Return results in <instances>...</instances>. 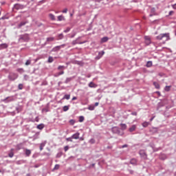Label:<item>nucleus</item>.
<instances>
[{
  "mask_svg": "<svg viewBox=\"0 0 176 176\" xmlns=\"http://www.w3.org/2000/svg\"><path fill=\"white\" fill-rule=\"evenodd\" d=\"M8 47H9V45H8L7 43L0 44V50H2L3 49H8Z\"/></svg>",
  "mask_w": 176,
  "mask_h": 176,
  "instance_id": "nucleus-7",
  "label": "nucleus"
},
{
  "mask_svg": "<svg viewBox=\"0 0 176 176\" xmlns=\"http://www.w3.org/2000/svg\"><path fill=\"white\" fill-rule=\"evenodd\" d=\"M96 1V2H101V1H102V0H95Z\"/></svg>",
  "mask_w": 176,
  "mask_h": 176,
  "instance_id": "nucleus-54",
  "label": "nucleus"
},
{
  "mask_svg": "<svg viewBox=\"0 0 176 176\" xmlns=\"http://www.w3.org/2000/svg\"><path fill=\"white\" fill-rule=\"evenodd\" d=\"M68 12V9L65 8L62 11V13H67Z\"/></svg>",
  "mask_w": 176,
  "mask_h": 176,
  "instance_id": "nucleus-46",
  "label": "nucleus"
},
{
  "mask_svg": "<svg viewBox=\"0 0 176 176\" xmlns=\"http://www.w3.org/2000/svg\"><path fill=\"white\" fill-rule=\"evenodd\" d=\"M72 137H71V138H67V139H66V141H69L70 142H72Z\"/></svg>",
  "mask_w": 176,
  "mask_h": 176,
  "instance_id": "nucleus-39",
  "label": "nucleus"
},
{
  "mask_svg": "<svg viewBox=\"0 0 176 176\" xmlns=\"http://www.w3.org/2000/svg\"><path fill=\"white\" fill-rule=\"evenodd\" d=\"M104 54H105V52L104 51H102V52H99V56H100V57H102Z\"/></svg>",
  "mask_w": 176,
  "mask_h": 176,
  "instance_id": "nucleus-37",
  "label": "nucleus"
},
{
  "mask_svg": "<svg viewBox=\"0 0 176 176\" xmlns=\"http://www.w3.org/2000/svg\"><path fill=\"white\" fill-rule=\"evenodd\" d=\"M63 38H64V35H63V34H60L58 35V38L59 39H63Z\"/></svg>",
  "mask_w": 176,
  "mask_h": 176,
  "instance_id": "nucleus-41",
  "label": "nucleus"
},
{
  "mask_svg": "<svg viewBox=\"0 0 176 176\" xmlns=\"http://www.w3.org/2000/svg\"><path fill=\"white\" fill-rule=\"evenodd\" d=\"M132 115H133L134 116H137V112L132 113Z\"/></svg>",
  "mask_w": 176,
  "mask_h": 176,
  "instance_id": "nucleus-51",
  "label": "nucleus"
},
{
  "mask_svg": "<svg viewBox=\"0 0 176 176\" xmlns=\"http://www.w3.org/2000/svg\"><path fill=\"white\" fill-rule=\"evenodd\" d=\"M130 163H131V164H137V160L132 159V160H131Z\"/></svg>",
  "mask_w": 176,
  "mask_h": 176,
  "instance_id": "nucleus-24",
  "label": "nucleus"
},
{
  "mask_svg": "<svg viewBox=\"0 0 176 176\" xmlns=\"http://www.w3.org/2000/svg\"><path fill=\"white\" fill-rule=\"evenodd\" d=\"M105 42H108V37H103L101 39V43H104Z\"/></svg>",
  "mask_w": 176,
  "mask_h": 176,
  "instance_id": "nucleus-17",
  "label": "nucleus"
},
{
  "mask_svg": "<svg viewBox=\"0 0 176 176\" xmlns=\"http://www.w3.org/2000/svg\"><path fill=\"white\" fill-rule=\"evenodd\" d=\"M64 68H65V67H64V66H58V69H64Z\"/></svg>",
  "mask_w": 176,
  "mask_h": 176,
  "instance_id": "nucleus-43",
  "label": "nucleus"
},
{
  "mask_svg": "<svg viewBox=\"0 0 176 176\" xmlns=\"http://www.w3.org/2000/svg\"><path fill=\"white\" fill-rule=\"evenodd\" d=\"M146 67H152V61H148L146 63Z\"/></svg>",
  "mask_w": 176,
  "mask_h": 176,
  "instance_id": "nucleus-28",
  "label": "nucleus"
},
{
  "mask_svg": "<svg viewBox=\"0 0 176 176\" xmlns=\"http://www.w3.org/2000/svg\"><path fill=\"white\" fill-rule=\"evenodd\" d=\"M44 146H45V143H41L40 145V151H43Z\"/></svg>",
  "mask_w": 176,
  "mask_h": 176,
  "instance_id": "nucleus-31",
  "label": "nucleus"
},
{
  "mask_svg": "<svg viewBox=\"0 0 176 176\" xmlns=\"http://www.w3.org/2000/svg\"><path fill=\"white\" fill-rule=\"evenodd\" d=\"M153 119H155V116L150 119V122H152V120H153Z\"/></svg>",
  "mask_w": 176,
  "mask_h": 176,
  "instance_id": "nucleus-53",
  "label": "nucleus"
},
{
  "mask_svg": "<svg viewBox=\"0 0 176 176\" xmlns=\"http://www.w3.org/2000/svg\"><path fill=\"white\" fill-rule=\"evenodd\" d=\"M142 126H143V127H148L149 126V122H144L142 124Z\"/></svg>",
  "mask_w": 176,
  "mask_h": 176,
  "instance_id": "nucleus-21",
  "label": "nucleus"
},
{
  "mask_svg": "<svg viewBox=\"0 0 176 176\" xmlns=\"http://www.w3.org/2000/svg\"><path fill=\"white\" fill-rule=\"evenodd\" d=\"M80 135V133L79 132H77L72 135V138L73 140H79V136Z\"/></svg>",
  "mask_w": 176,
  "mask_h": 176,
  "instance_id": "nucleus-5",
  "label": "nucleus"
},
{
  "mask_svg": "<svg viewBox=\"0 0 176 176\" xmlns=\"http://www.w3.org/2000/svg\"><path fill=\"white\" fill-rule=\"evenodd\" d=\"M70 123H72V124H74L75 123V121L74 120H71Z\"/></svg>",
  "mask_w": 176,
  "mask_h": 176,
  "instance_id": "nucleus-49",
  "label": "nucleus"
},
{
  "mask_svg": "<svg viewBox=\"0 0 176 176\" xmlns=\"http://www.w3.org/2000/svg\"><path fill=\"white\" fill-rule=\"evenodd\" d=\"M68 109H69V106H64L63 107L64 112H67V111H68Z\"/></svg>",
  "mask_w": 176,
  "mask_h": 176,
  "instance_id": "nucleus-27",
  "label": "nucleus"
},
{
  "mask_svg": "<svg viewBox=\"0 0 176 176\" xmlns=\"http://www.w3.org/2000/svg\"><path fill=\"white\" fill-rule=\"evenodd\" d=\"M90 144H94L96 142V140L94 139H91L89 140Z\"/></svg>",
  "mask_w": 176,
  "mask_h": 176,
  "instance_id": "nucleus-40",
  "label": "nucleus"
},
{
  "mask_svg": "<svg viewBox=\"0 0 176 176\" xmlns=\"http://www.w3.org/2000/svg\"><path fill=\"white\" fill-rule=\"evenodd\" d=\"M71 80H72V78H67L66 79L65 83H68L69 82H71Z\"/></svg>",
  "mask_w": 176,
  "mask_h": 176,
  "instance_id": "nucleus-33",
  "label": "nucleus"
},
{
  "mask_svg": "<svg viewBox=\"0 0 176 176\" xmlns=\"http://www.w3.org/2000/svg\"><path fill=\"white\" fill-rule=\"evenodd\" d=\"M80 140L81 141H83V138H80Z\"/></svg>",
  "mask_w": 176,
  "mask_h": 176,
  "instance_id": "nucleus-57",
  "label": "nucleus"
},
{
  "mask_svg": "<svg viewBox=\"0 0 176 176\" xmlns=\"http://www.w3.org/2000/svg\"><path fill=\"white\" fill-rule=\"evenodd\" d=\"M19 90H23V84H19L18 86Z\"/></svg>",
  "mask_w": 176,
  "mask_h": 176,
  "instance_id": "nucleus-38",
  "label": "nucleus"
},
{
  "mask_svg": "<svg viewBox=\"0 0 176 176\" xmlns=\"http://www.w3.org/2000/svg\"><path fill=\"white\" fill-rule=\"evenodd\" d=\"M150 17H152V14H150Z\"/></svg>",
  "mask_w": 176,
  "mask_h": 176,
  "instance_id": "nucleus-58",
  "label": "nucleus"
},
{
  "mask_svg": "<svg viewBox=\"0 0 176 176\" xmlns=\"http://www.w3.org/2000/svg\"><path fill=\"white\" fill-rule=\"evenodd\" d=\"M128 145L127 144H124L123 146H122V148H127Z\"/></svg>",
  "mask_w": 176,
  "mask_h": 176,
  "instance_id": "nucleus-50",
  "label": "nucleus"
},
{
  "mask_svg": "<svg viewBox=\"0 0 176 176\" xmlns=\"http://www.w3.org/2000/svg\"><path fill=\"white\" fill-rule=\"evenodd\" d=\"M71 98V95L66 94L63 97V100H69Z\"/></svg>",
  "mask_w": 176,
  "mask_h": 176,
  "instance_id": "nucleus-20",
  "label": "nucleus"
},
{
  "mask_svg": "<svg viewBox=\"0 0 176 176\" xmlns=\"http://www.w3.org/2000/svg\"><path fill=\"white\" fill-rule=\"evenodd\" d=\"M49 17L50 19H51V20H53V21L56 20V16L53 14H50Z\"/></svg>",
  "mask_w": 176,
  "mask_h": 176,
  "instance_id": "nucleus-19",
  "label": "nucleus"
},
{
  "mask_svg": "<svg viewBox=\"0 0 176 176\" xmlns=\"http://www.w3.org/2000/svg\"><path fill=\"white\" fill-rule=\"evenodd\" d=\"M31 64V60H28L26 62H25V65H30Z\"/></svg>",
  "mask_w": 176,
  "mask_h": 176,
  "instance_id": "nucleus-36",
  "label": "nucleus"
},
{
  "mask_svg": "<svg viewBox=\"0 0 176 176\" xmlns=\"http://www.w3.org/2000/svg\"><path fill=\"white\" fill-rule=\"evenodd\" d=\"M64 46H65V45L56 46V47H54L52 50H53V52H58V50H60L61 49V47H64Z\"/></svg>",
  "mask_w": 176,
  "mask_h": 176,
  "instance_id": "nucleus-8",
  "label": "nucleus"
},
{
  "mask_svg": "<svg viewBox=\"0 0 176 176\" xmlns=\"http://www.w3.org/2000/svg\"><path fill=\"white\" fill-rule=\"evenodd\" d=\"M83 43H86V41L79 43V42H78V38L72 42V45H83Z\"/></svg>",
  "mask_w": 176,
  "mask_h": 176,
  "instance_id": "nucleus-4",
  "label": "nucleus"
},
{
  "mask_svg": "<svg viewBox=\"0 0 176 176\" xmlns=\"http://www.w3.org/2000/svg\"><path fill=\"white\" fill-rule=\"evenodd\" d=\"M171 86H166L164 88L165 91H170Z\"/></svg>",
  "mask_w": 176,
  "mask_h": 176,
  "instance_id": "nucleus-25",
  "label": "nucleus"
},
{
  "mask_svg": "<svg viewBox=\"0 0 176 176\" xmlns=\"http://www.w3.org/2000/svg\"><path fill=\"white\" fill-rule=\"evenodd\" d=\"M156 39H157V41H162L163 43H166L167 41H170V34H160L156 36Z\"/></svg>",
  "mask_w": 176,
  "mask_h": 176,
  "instance_id": "nucleus-1",
  "label": "nucleus"
},
{
  "mask_svg": "<svg viewBox=\"0 0 176 176\" xmlns=\"http://www.w3.org/2000/svg\"><path fill=\"white\" fill-rule=\"evenodd\" d=\"M27 21H22L18 25L17 28H21L23 26L27 24Z\"/></svg>",
  "mask_w": 176,
  "mask_h": 176,
  "instance_id": "nucleus-11",
  "label": "nucleus"
},
{
  "mask_svg": "<svg viewBox=\"0 0 176 176\" xmlns=\"http://www.w3.org/2000/svg\"><path fill=\"white\" fill-rule=\"evenodd\" d=\"M25 155H26V156H30V155H31V150H30V149H26L25 150Z\"/></svg>",
  "mask_w": 176,
  "mask_h": 176,
  "instance_id": "nucleus-22",
  "label": "nucleus"
},
{
  "mask_svg": "<svg viewBox=\"0 0 176 176\" xmlns=\"http://www.w3.org/2000/svg\"><path fill=\"white\" fill-rule=\"evenodd\" d=\"M19 78V75L17 74L12 73L8 76V79L10 80H16Z\"/></svg>",
  "mask_w": 176,
  "mask_h": 176,
  "instance_id": "nucleus-2",
  "label": "nucleus"
},
{
  "mask_svg": "<svg viewBox=\"0 0 176 176\" xmlns=\"http://www.w3.org/2000/svg\"><path fill=\"white\" fill-rule=\"evenodd\" d=\"M53 41H54V37L47 38V42H53Z\"/></svg>",
  "mask_w": 176,
  "mask_h": 176,
  "instance_id": "nucleus-23",
  "label": "nucleus"
},
{
  "mask_svg": "<svg viewBox=\"0 0 176 176\" xmlns=\"http://www.w3.org/2000/svg\"><path fill=\"white\" fill-rule=\"evenodd\" d=\"M172 8H173V9H175L176 10V3L172 5Z\"/></svg>",
  "mask_w": 176,
  "mask_h": 176,
  "instance_id": "nucleus-47",
  "label": "nucleus"
},
{
  "mask_svg": "<svg viewBox=\"0 0 176 176\" xmlns=\"http://www.w3.org/2000/svg\"><path fill=\"white\" fill-rule=\"evenodd\" d=\"M94 108H95L94 106L90 105V106H89L88 109L89 111H94Z\"/></svg>",
  "mask_w": 176,
  "mask_h": 176,
  "instance_id": "nucleus-29",
  "label": "nucleus"
},
{
  "mask_svg": "<svg viewBox=\"0 0 176 176\" xmlns=\"http://www.w3.org/2000/svg\"><path fill=\"white\" fill-rule=\"evenodd\" d=\"M144 40L146 45H151V37L146 36H144Z\"/></svg>",
  "mask_w": 176,
  "mask_h": 176,
  "instance_id": "nucleus-6",
  "label": "nucleus"
},
{
  "mask_svg": "<svg viewBox=\"0 0 176 176\" xmlns=\"http://www.w3.org/2000/svg\"><path fill=\"white\" fill-rule=\"evenodd\" d=\"M9 157H13L14 153H13V149H11V152L8 154Z\"/></svg>",
  "mask_w": 176,
  "mask_h": 176,
  "instance_id": "nucleus-26",
  "label": "nucleus"
},
{
  "mask_svg": "<svg viewBox=\"0 0 176 176\" xmlns=\"http://www.w3.org/2000/svg\"><path fill=\"white\" fill-rule=\"evenodd\" d=\"M173 14H174V11H170L168 16H173Z\"/></svg>",
  "mask_w": 176,
  "mask_h": 176,
  "instance_id": "nucleus-45",
  "label": "nucleus"
},
{
  "mask_svg": "<svg viewBox=\"0 0 176 176\" xmlns=\"http://www.w3.org/2000/svg\"><path fill=\"white\" fill-rule=\"evenodd\" d=\"M120 127L122 130H126V129H127V125H126V124H120Z\"/></svg>",
  "mask_w": 176,
  "mask_h": 176,
  "instance_id": "nucleus-14",
  "label": "nucleus"
},
{
  "mask_svg": "<svg viewBox=\"0 0 176 176\" xmlns=\"http://www.w3.org/2000/svg\"><path fill=\"white\" fill-rule=\"evenodd\" d=\"M89 87H97V85H96L94 82H91L89 84Z\"/></svg>",
  "mask_w": 176,
  "mask_h": 176,
  "instance_id": "nucleus-15",
  "label": "nucleus"
},
{
  "mask_svg": "<svg viewBox=\"0 0 176 176\" xmlns=\"http://www.w3.org/2000/svg\"><path fill=\"white\" fill-rule=\"evenodd\" d=\"M135 129H136L135 125H133L131 128H129V131H130L131 133H133V131H135Z\"/></svg>",
  "mask_w": 176,
  "mask_h": 176,
  "instance_id": "nucleus-16",
  "label": "nucleus"
},
{
  "mask_svg": "<svg viewBox=\"0 0 176 176\" xmlns=\"http://www.w3.org/2000/svg\"><path fill=\"white\" fill-rule=\"evenodd\" d=\"M45 125L43 124H40L37 126V129L38 130H43V129H44Z\"/></svg>",
  "mask_w": 176,
  "mask_h": 176,
  "instance_id": "nucleus-13",
  "label": "nucleus"
},
{
  "mask_svg": "<svg viewBox=\"0 0 176 176\" xmlns=\"http://www.w3.org/2000/svg\"><path fill=\"white\" fill-rule=\"evenodd\" d=\"M3 19H4L3 17L1 18L2 20H3Z\"/></svg>",
  "mask_w": 176,
  "mask_h": 176,
  "instance_id": "nucleus-60",
  "label": "nucleus"
},
{
  "mask_svg": "<svg viewBox=\"0 0 176 176\" xmlns=\"http://www.w3.org/2000/svg\"><path fill=\"white\" fill-rule=\"evenodd\" d=\"M75 36V35L74 34V35H72L71 36V38H74Z\"/></svg>",
  "mask_w": 176,
  "mask_h": 176,
  "instance_id": "nucleus-56",
  "label": "nucleus"
},
{
  "mask_svg": "<svg viewBox=\"0 0 176 176\" xmlns=\"http://www.w3.org/2000/svg\"><path fill=\"white\" fill-rule=\"evenodd\" d=\"M92 166H93V167H94V164H92Z\"/></svg>",
  "mask_w": 176,
  "mask_h": 176,
  "instance_id": "nucleus-59",
  "label": "nucleus"
},
{
  "mask_svg": "<svg viewBox=\"0 0 176 176\" xmlns=\"http://www.w3.org/2000/svg\"><path fill=\"white\" fill-rule=\"evenodd\" d=\"M58 168H60V166L58 164H56L54 168V170H58Z\"/></svg>",
  "mask_w": 176,
  "mask_h": 176,
  "instance_id": "nucleus-35",
  "label": "nucleus"
},
{
  "mask_svg": "<svg viewBox=\"0 0 176 176\" xmlns=\"http://www.w3.org/2000/svg\"><path fill=\"white\" fill-rule=\"evenodd\" d=\"M54 60L53 59V58L52 56H50L48 58V63H53Z\"/></svg>",
  "mask_w": 176,
  "mask_h": 176,
  "instance_id": "nucleus-30",
  "label": "nucleus"
},
{
  "mask_svg": "<svg viewBox=\"0 0 176 176\" xmlns=\"http://www.w3.org/2000/svg\"><path fill=\"white\" fill-rule=\"evenodd\" d=\"M0 173H2V170H0Z\"/></svg>",
  "mask_w": 176,
  "mask_h": 176,
  "instance_id": "nucleus-61",
  "label": "nucleus"
},
{
  "mask_svg": "<svg viewBox=\"0 0 176 176\" xmlns=\"http://www.w3.org/2000/svg\"><path fill=\"white\" fill-rule=\"evenodd\" d=\"M139 153L142 157H143L144 159H146V153L144 150L140 151Z\"/></svg>",
  "mask_w": 176,
  "mask_h": 176,
  "instance_id": "nucleus-9",
  "label": "nucleus"
},
{
  "mask_svg": "<svg viewBox=\"0 0 176 176\" xmlns=\"http://www.w3.org/2000/svg\"><path fill=\"white\" fill-rule=\"evenodd\" d=\"M64 149H65V152H67V151H68V149H69V147H68V146H65Z\"/></svg>",
  "mask_w": 176,
  "mask_h": 176,
  "instance_id": "nucleus-44",
  "label": "nucleus"
},
{
  "mask_svg": "<svg viewBox=\"0 0 176 176\" xmlns=\"http://www.w3.org/2000/svg\"><path fill=\"white\" fill-rule=\"evenodd\" d=\"M1 101L3 102H10L12 101H14V98H13V96H9L5 99L1 100Z\"/></svg>",
  "mask_w": 176,
  "mask_h": 176,
  "instance_id": "nucleus-3",
  "label": "nucleus"
},
{
  "mask_svg": "<svg viewBox=\"0 0 176 176\" xmlns=\"http://www.w3.org/2000/svg\"><path fill=\"white\" fill-rule=\"evenodd\" d=\"M69 31H71V28H66V30H64V32L67 33V32H69Z\"/></svg>",
  "mask_w": 176,
  "mask_h": 176,
  "instance_id": "nucleus-34",
  "label": "nucleus"
},
{
  "mask_svg": "<svg viewBox=\"0 0 176 176\" xmlns=\"http://www.w3.org/2000/svg\"><path fill=\"white\" fill-rule=\"evenodd\" d=\"M65 20V17L63 15H60L58 16V21H64Z\"/></svg>",
  "mask_w": 176,
  "mask_h": 176,
  "instance_id": "nucleus-12",
  "label": "nucleus"
},
{
  "mask_svg": "<svg viewBox=\"0 0 176 176\" xmlns=\"http://www.w3.org/2000/svg\"><path fill=\"white\" fill-rule=\"evenodd\" d=\"M153 85H154L155 89H160V85H159V83L154 82Z\"/></svg>",
  "mask_w": 176,
  "mask_h": 176,
  "instance_id": "nucleus-18",
  "label": "nucleus"
},
{
  "mask_svg": "<svg viewBox=\"0 0 176 176\" xmlns=\"http://www.w3.org/2000/svg\"><path fill=\"white\" fill-rule=\"evenodd\" d=\"M60 75H64V71H62L60 72H59L57 75V76H60Z\"/></svg>",
  "mask_w": 176,
  "mask_h": 176,
  "instance_id": "nucleus-42",
  "label": "nucleus"
},
{
  "mask_svg": "<svg viewBox=\"0 0 176 176\" xmlns=\"http://www.w3.org/2000/svg\"><path fill=\"white\" fill-rule=\"evenodd\" d=\"M78 98H76V96H74L72 98V101H75V100H77Z\"/></svg>",
  "mask_w": 176,
  "mask_h": 176,
  "instance_id": "nucleus-48",
  "label": "nucleus"
},
{
  "mask_svg": "<svg viewBox=\"0 0 176 176\" xmlns=\"http://www.w3.org/2000/svg\"><path fill=\"white\" fill-rule=\"evenodd\" d=\"M156 93L158 94V96H160V91H157Z\"/></svg>",
  "mask_w": 176,
  "mask_h": 176,
  "instance_id": "nucleus-55",
  "label": "nucleus"
},
{
  "mask_svg": "<svg viewBox=\"0 0 176 176\" xmlns=\"http://www.w3.org/2000/svg\"><path fill=\"white\" fill-rule=\"evenodd\" d=\"M83 120H85V117L80 116L79 117V122H83Z\"/></svg>",
  "mask_w": 176,
  "mask_h": 176,
  "instance_id": "nucleus-32",
  "label": "nucleus"
},
{
  "mask_svg": "<svg viewBox=\"0 0 176 176\" xmlns=\"http://www.w3.org/2000/svg\"><path fill=\"white\" fill-rule=\"evenodd\" d=\"M14 9H15L16 10H19V9H23V6L20 4H15L14 6Z\"/></svg>",
  "mask_w": 176,
  "mask_h": 176,
  "instance_id": "nucleus-10",
  "label": "nucleus"
},
{
  "mask_svg": "<svg viewBox=\"0 0 176 176\" xmlns=\"http://www.w3.org/2000/svg\"><path fill=\"white\" fill-rule=\"evenodd\" d=\"M98 104H99L98 102H96V103H95V107H98Z\"/></svg>",
  "mask_w": 176,
  "mask_h": 176,
  "instance_id": "nucleus-52",
  "label": "nucleus"
}]
</instances>
